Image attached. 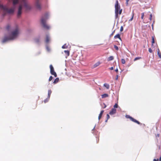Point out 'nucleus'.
I'll return each instance as SVG.
<instances>
[{"mask_svg": "<svg viewBox=\"0 0 161 161\" xmlns=\"http://www.w3.org/2000/svg\"><path fill=\"white\" fill-rule=\"evenodd\" d=\"M58 80H59V78H57L56 79H55V80H54V81L53 82V83L54 84H56L58 81Z\"/></svg>", "mask_w": 161, "mask_h": 161, "instance_id": "nucleus-17", "label": "nucleus"}, {"mask_svg": "<svg viewBox=\"0 0 161 161\" xmlns=\"http://www.w3.org/2000/svg\"><path fill=\"white\" fill-rule=\"evenodd\" d=\"M114 58V57L113 56H111L108 58V61L112 60H113Z\"/></svg>", "mask_w": 161, "mask_h": 161, "instance_id": "nucleus-16", "label": "nucleus"}, {"mask_svg": "<svg viewBox=\"0 0 161 161\" xmlns=\"http://www.w3.org/2000/svg\"><path fill=\"white\" fill-rule=\"evenodd\" d=\"M118 75H117L116 76V78H115V79L116 80H117L118 79Z\"/></svg>", "mask_w": 161, "mask_h": 161, "instance_id": "nucleus-35", "label": "nucleus"}, {"mask_svg": "<svg viewBox=\"0 0 161 161\" xmlns=\"http://www.w3.org/2000/svg\"><path fill=\"white\" fill-rule=\"evenodd\" d=\"M114 37L115 38H119L120 39V35L119 34H118V35H116L114 36Z\"/></svg>", "mask_w": 161, "mask_h": 161, "instance_id": "nucleus-22", "label": "nucleus"}, {"mask_svg": "<svg viewBox=\"0 0 161 161\" xmlns=\"http://www.w3.org/2000/svg\"><path fill=\"white\" fill-rule=\"evenodd\" d=\"M104 112V111L103 110H102L101 112H100L99 116H98V119L99 120L101 117V116L103 114V113Z\"/></svg>", "mask_w": 161, "mask_h": 161, "instance_id": "nucleus-12", "label": "nucleus"}, {"mask_svg": "<svg viewBox=\"0 0 161 161\" xmlns=\"http://www.w3.org/2000/svg\"><path fill=\"white\" fill-rule=\"evenodd\" d=\"M115 71L116 72H117L118 71V69H117H117H116L115 70Z\"/></svg>", "mask_w": 161, "mask_h": 161, "instance_id": "nucleus-38", "label": "nucleus"}, {"mask_svg": "<svg viewBox=\"0 0 161 161\" xmlns=\"http://www.w3.org/2000/svg\"><path fill=\"white\" fill-rule=\"evenodd\" d=\"M35 3L37 9L40 10L41 8V7L39 2V0H36Z\"/></svg>", "mask_w": 161, "mask_h": 161, "instance_id": "nucleus-6", "label": "nucleus"}, {"mask_svg": "<svg viewBox=\"0 0 161 161\" xmlns=\"http://www.w3.org/2000/svg\"><path fill=\"white\" fill-rule=\"evenodd\" d=\"M152 29L153 30V27H152Z\"/></svg>", "mask_w": 161, "mask_h": 161, "instance_id": "nucleus-48", "label": "nucleus"}, {"mask_svg": "<svg viewBox=\"0 0 161 161\" xmlns=\"http://www.w3.org/2000/svg\"><path fill=\"white\" fill-rule=\"evenodd\" d=\"M41 53L40 52H39L38 54H40Z\"/></svg>", "mask_w": 161, "mask_h": 161, "instance_id": "nucleus-46", "label": "nucleus"}, {"mask_svg": "<svg viewBox=\"0 0 161 161\" xmlns=\"http://www.w3.org/2000/svg\"><path fill=\"white\" fill-rule=\"evenodd\" d=\"M19 33V30L17 26L12 28L8 34L5 35L2 38V43H5L9 41L16 40L18 38Z\"/></svg>", "mask_w": 161, "mask_h": 161, "instance_id": "nucleus-1", "label": "nucleus"}, {"mask_svg": "<svg viewBox=\"0 0 161 161\" xmlns=\"http://www.w3.org/2000/svg\"><path fill=\"white\" fill-rule=\"evenodd\" d=\"M114 48H115V49L116 50H118V49H119V48H118V47L117 46H116V45H114Z\"/></svg>", "mask_w": 161, "mask_h": 161, "instance_id": "nucleus-27", "label": "nucleus"}, {"mask_svg": "<svg viewBox=\"0 0 161 161\" xmlns=\"http://www.w3.org/2000/svg\"><path fill=\"white\" fill-rule=\"evenodd\" d=\"M152 45L153 46V44L154 43V42H155L154 38V37L153 36L152 37Z\"/></svg>", "mask_w": 161, "mask_h": 161, "instance_id": "nucleus-20", "label": "nucleus"}, {"mask_svg": "<svg viewBox=\"0 0 161 161\" xmlns=\"http://www.w3.org/2000/svg\"><path fill=\"white\" fill-rule=\"evenodd\" d=\"M116 112V109L114 108L112 109L111 111L110 112L109 114L110 115H113L115 114Z\"/></svg>", "mask_w": 161, "mask_h": 161, "instance_id": "nucleus-8", "label": "nucleus"}, {"mask_svg": "<svg viewBox=\"0 0 161 161\" xmlns=\"http://www.w3.org/2000/svg\"><path fill=\"white\" fill-rule=\"evenodd\" d=\"M64 52L66 54L67 57V56H69V52L68 50H65L64 51Z\"/></svg>", "mask_w": 161, "mask_h": 161, "instance_id": "nucleus-11", "label": "nucleus"}, {"mask_svg": "<svg viewBox=\"0 0 161 161\" xmlns=\"http://www.w3.org/2000/svg\"><path fill=\"white\" fill-rule=\"evenodd\" d=\"M94 129H95V127H94V128H93V130H94Z\"/></svg>", "mask_w": 161, "mask_h": 161, "instance_id": "nucleus-47", "label": "nucleus"}, {"mask_svg": "<svg viewBox=\"0 0 161 161\" xmlns=\"http://www.w3.org/2000/svg\"><path fill=\"white\" fill-rule=\"evenodd\" d=\"M50 73L52 75H54L55 77H56L57 76V74L56 72L54 71L53 67L52 65H50Z\"/></svg>", "mask_w": 161, "mask_h": 161, "instance_id": "nucleus-4", "label": "nucleus"}, {"mask_svg": "<svg viewBox=\"0 0 161 161\" xmlns=\"http://www.w3.org/2000/svg\"><path fill=\"white\" fill-rule=\"evenodd\" d=\"M110 70H113L114 69V68H113V67H111L110 68Z\"/></svg>", "mask_w": 161, "mask_h": 161, "instance_id": "nucleus-37", "label": "nucleus"}, {"mask_svg": "<svg viewBox=\"0 0 161 161\" xmlns=\"http://www.w3.org/2000/svg\"><path fill=\"white\" fill-rule=\"evenodd\" d=\"M121 62L122 64H125V61L124 59H121Z\"/></svg>", "mask_w": 161, "mask_h": 161, "instance_id": "nucleus-21", "label": "nucleus"}, {"mask_svg": "<svg viewBox=\"0 0 161 161\" xmlns=\"http://www.w3.org/2000/svg\"><path fill=\"white\" fill-rule=\"evenodd\" d=\"M125 117L126 118L130 119V120H131L132 121L138 124H140V123L139 122H138V121L134 119V118L131 117L129 115H126Z\"/></svg>", "mask_w": 161, "mask_h": 161, "instance_id": "nucleus-5", "label": "nucleus"}, {"mask_svg": "<svg viewBox=\"0 0 161 161\" xmlns=\"http://www.w3.org/2000/svg\"><path fill=\"white\" fill-rule=\"evenodd\" d=\"M51 41L50 37L48 34H46L45 38V42L48 44Z\"/></svg>", "mask_w": 161, "mask_h": 161, "instance_id": "nucleus-7", "label": "nucleus"}, {"mask_svg": "<svg viewBox=\"0 0 161 161\" xmlns=\"http://www.w3.org/2000/svg\"><path fill=\"white\" fill-rule=\"evenodd\" d=\"M158 54L160 58H161V53L160 52L158 53Z\"/></svg>", "mask_w": 161, "mask_h": 161, "instance_id": "nucleus-24", "label": "nucleus"}, {"mask_svg": "<svg viewBox=\"0 0 161 161\" xmlns=\"http://www.w3.org/2000/svg\"><path fill=\"white\" fill-rule=\"evenodd\" d=\"M149 51L150 53H152V50L151 48L149 49Z\"/></svg>", "mask_w": 161, "mask_h": 161, "instance_id": "nucleus-32", "label": "nucleus"}, {"mask_svg": "<svg viewBox=\"0 0 161 161\" xmlns=\"http://www.w3.org/2000/svg\"><path fill=\"white\" fill-rule=\"evenodd\" d=\"M39 41V40L38 39H37L36 41V42H38Z\"/></svg>", "mask_w": 161, "mask_h": 161, "instance_id": "nucleus-40", "label": "nucleus"}, {"mask_svg": "<svg viewBox=\"0 0 161 161\" xmlns=\"http://www.w3.org/2000/svg\"><path fill=\"white\" fill-rule=\"evenodd\" d=\"M129 1V0H126V2H127V3H128V2Z\"/></svg>", "mask_w": 161, "mask_h": 161, "instance_id": "nucleus-41", "label": "nucleus"}, {"mask_svg": "<svg viewBox=\"0 0 161 161\" xmlns=\"http://www.w3.org/2000/svg\"><path fill=\"white\" fill-rule=\"evenodd\" d=\"M102 98H106L108 97V95L107 94H104L102 95Z\"/></svg>", "mask_w": 161, "mask_h": 161, "instance_id": "nucleus-13", "label": "nucleus"}, {"mask_svg": "<svg viewBox=\"0 0 161 161\" xmlns=\"http://www.w3.org/2000/svg\"><path fill=\"white\" fill-rule=\"evenodd\" d=\"M152 27H153V24H152Z\"/></svg>", "mask_w": 161, "mask_h": 161, "instance_id": "nucleus-45", "label": "nucleus"}, {"mask_svg": "<svg viewBox=\"0 0 161 161\" xmlns=\"http://www.w3.org/2000/svg\"><path fill=\"white\" fill-rule=\"evenodd\" d=\"M115 17L117 18L118 17V14H120L122 12V9L120 10V7L118 4V1L117 0L115 5Z\"/></svg>", "mask_w": 161, "mask_h": 161, "instance_id": "nucleus-3", "label": "nucleus"}, {"mask_svg": "<svg viewBox=\"0 0 161 161\" xmlns=\"http://www.w3.org/2000/svg\"><path fill=\"white\" fill-rule=\"evenodd\" d=\"M50 16V14L48 13H46L44 16L42 17L41 20V24L43 28L46 30H49L51 27L46 23L47 20L49 19Z\"/></svg>", "mask_w": 161, "mask_h": 161, "instance_id": "nucleus-2", "label": "nucleus"}, {"mask_svg": "<svg viewBox=\"0 0 161 161\" xmlns=\"http://www.w3.org/2000/svg\"><path fill=\"white\" fill-rule=\"evenodd\" d=\"M108 119H107L105 121V122H107V121H108Z\"/></svg>", "mask_w": 161, "mask_h": 161, "instance_id": "nucleus-42", "label": "nucleus"}, {"mask_svg": "<svg viewBox=\"0 0 161 161\" xmlns=\"http://www.w3.org/2000/svg\"><path fill=\"white\" fill-rule=\"evenodd\" d=\"M106 106L105 104V106H104V108H106Z\"/></svg>", "mask_w": 161, "mask_h": 161, "instance_id": "nucleus-43", "label": "nucleus"}, {"mask_svg": "<svg viewBox=\"0 0 161 161\" xmlns=\"http://www.w3.org/2000/svg\"><path fill=\"white\" fill-rule=\"evenodd\" d=\"M109 118H110L109 115L108 114H107V119H108Z\"/></svg>", "mask_w": 161, "mask_h": 161, "instance_id": "nucleus-33", "label": "nucleus"}, {"mask_svg": "<svg viewBox=\"0 0 161 161\" xmlns=\"http://www.w3.org/2000/svg\"><path fill=\"white\" fill-rule=\"evenodd\" d=\"M141 15H142V16H141V19H143V17H144V13H142L141 14Z\"/></svg>", "mask_w": 161, "mask_h": 161, "instance_id": "nucleus-26", "label": "nucleus"}, {"mask_svg": "<svg viewBox=\"0 0 161 161\" xmlns=\"http://www.w3.org/2000/svg\"><path fill=\"white\" fill-rule=\"evenodd\" d=\"M11 26L10 25H8L7 26L6 28L8 30H9L10 29Z\"/></svg>", "mask_w": 161, "mask_h": 161, "instance_id": "nucleus-23", "label": "nucleus"}, {"mask_svg": "<svg viewBox=\"0 0 161 161\" xmlns=\"http://www.w3.org/2000/svg\"><path fill=\"white\" fill-rule=\"evenodd\" d=\"M150 18H149V19L151 20H152V14H151L150 15Z\"/></svg>", "mask_w": 161, "mask_h": 161, "instance_id": "nucleus-31", "label": "nucleus"}, {"mask_svg": "<svg viewBox=\"0 0 161 161\" xmlns=\"http://www.w3.org/2000/svg\"><path fill=\"white\" fill-rule=\"evenodd\" d=\"M153 161H158V159H154Z\"/></svg>", "mask_w": 161, "mask_h": 161, "instance_id": "nucleus-36", "label": "nucleus"}, {"mask_svg": "<svg viewBox=\"0 0 161 161\" xmlns=\"http://www.w3.org/2000/svg\"><path fill=\"white\" fill-rule=\"evenodd\" d=\"M118 107V104L117 103H116L114 105V108H117Z\"/></svg>", "mask_w": 161, "mask_h": 161, "instance_id": "nucleus-25", "label": "nucleus"}, {"mask_svg": "<svg viewBox=\"0 0 161 161\" xmlns=\"http://www.w3.org/2000/svg\"><path fill=\"white\" fill-rule=\"evenodd\" d=\"M103 86L106 87L107 89H108L109 88V85L105 83L104 84Z\"/></svg>", "mask_w": 161, "mask_h": 161, "instance_id": "nucleus-14", "label": "nucleus"}, {"mask_svg": "<svg viewBox=\"0 0 161 161\" xmlns=\"http://www.w3.org/2000/svg\"><path fill=\"white\" fill-rule=\"evenodd\" d=\"M62 47L63 49H66V48H67L68 46L67 45H66V44H65L62 46Z\"/></svg>", "mask_w": 161, "mask_h": 161, "instance_id": "nucleus-19", "label": "nucleus"}, {"mask_svg": "<svg viewBox=\"0 0 161 161\" xmlns=\"http://www.w3.org/2000/svg\"><path fill=\"white\" fill-rule=\"evenodd\" d=\"M53 77L52 76H50L49 77V81H51L53 79Z\"/></svg>", "mask_w": 161, "mask_h": 161, "instance_id": "nucleus-28", "label": "nucleus"}, {"mask_svg": "<svg viewBox=\"0 0 161 161\" xmlns=\"http://www.w3.org/2000/svg\"><path fill=\"white\" fill-rule=\"evenodd\" d=\"M52 91L50 90H48V97H50V95L52 93Z\"/></svg>", "mask_w": 161, "mask_h": 161, "instance_id": "nucleus-15", "label": "nucleus"}, {"mask_svg": "<svg viewBox=\"0 0 161 161\" xmlns=\"http://www.w3.org/2000/svg\"><path fill=\"white\" fill-rule=\"evenodd\" d=\"M157 136H158V137H159V134H158V135H157Z\"/></svg>", "mask_w": 161, "mask_h": 161, "instance_id": "nucleus-44", "label": "nucleus"}, {"mask_svg": "<svg viewBox=\"0 0 161 161\" xmlns=\"http://www.w3.org/2000/svg\"><path fill=\"white\" fill-rule=\"evenodd\" d=\"M158 53H160V52L159 50V49L158 48Z\"/></svg>", "mask_w": 161, "mask_h": 161, "instance_id": "nucleus-39", "label": "nucleus"}, {"mask_svg": "<svg viewBox=\"0 0 161 161\" xmlns=\"http://www.w3.org/2000/svg\"><path fill=\"white\" fill-rule=\"evenodd\" d=\"M100 64V63L99 62H98L93 65V66L92 67V68H94L97 67V66H99Z\"/></svg>", "mask_w": 161, "mask_h": 161, "instance_id": "nucleus-9", "label": "nucleus"}, {"mask_svg": "<svg viewBox=\"0 0 161 161\" xmlns=\"http://www.w3.org/2000/svg\"><path fill=\"white\" fill-rule=\"evenodd\" d=\"M123 27H122V26H121L120 28V31H123Z\"/></svg>", "mask_w": 161, "mask_h": 161, "instance_id": "nucleus-34", "label": "nucleus"}, {"mask_svg": "<svg viewBox=\"0 0 161 161\" xmlns=\"http://www.w3.org/2000/svg\"><path fill=\"white\" fill-rule=\"evenodd\" d=\"M46 50L47 51V52H51V48L47 45H46Z\"/></svg>", "mask_w": 161, "mask_h": 161, "instance_id": "nucleus-10", "label": "nucleus"}, {"mask_svg": "<svg viewBox=\"0 0 161 161\" xmlns=\"http://www.w3.org/2000/svg\"><path fill=\"white\" fill-rule=\"evenodd\" d=\"M140 58H139V57H137V58H135V59H134V61H136L138 59H139Z\"/></svg>", "mask_w": 161, "mask_h": 161, "instance_id": "nucleus-30", "label": "nucleus"}, {"mask_svg": "<svg viewBox=\"0 0 161 161\" xmlns=\"http://www.w3.org/2000/svg\"><path fill=\"white\" fill-rule=\"evenodd\" d=\"M49 99H50V97H47V98L44 101V103H47V102H48V101Z\"/></svg>", "mask_w": 161, "mask_h": 161, "instance_id": "nucleus-18", "label": "nucleus"}, {"mask_svg": "<svg viewBox=\"0 0 161 161\" xmlns=\"http://www.w3.org/2000/svg\"><path fill=\"white\" fill-rule=\"evenodd\" d=\"M133 14L132 16V17L129 20V21H132L133 19Z\"/></svg>", "mask_w": 161, "mask_h": 161, "instance_id": "nucleus-29", "label": "nucleus"}]
</instances>
